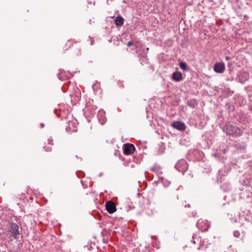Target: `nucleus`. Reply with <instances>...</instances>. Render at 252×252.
Here are the masks:
<instances>
[{
  "instance_id": "obj_1",
  "label": "nucleus",
  "mask_w": 252,
  "mask_h": 252,
  "mask_svg": "<svg viewBox=\"0 0 252 252\" xmlns=\"http://www.w3.org/2000/svg\"><path fill=\"white\" fill-rule=\"evenodd\" d=\"M223 130L227 135L235 137L241 136L243 134V131L240 128L230 124L225 125L223 128Z\"/></svg>"
},
{
  "instance_id": "obj_2",
  "label": "nucleus",
  "mask_w": 252,
  "mask_h": 252,
  "mask_svg": "<svg viewBox=\"0 0 252 252\" xmlns=\"http://www.w3.org/2000/svg\"><path fill=\"white\" fill-rule=\"evenodd\" d=\"M8 235L15 239H18L21 235L19 226L16 223H11L8 229Z\"/></svg>"
},
{
  "instance_id": "obj_3",
  "label": "nucleus",
  "mask_w": 252,
  "mask_h": 252,
  "mask_svg": "<svg viewBox=\"0 0 252 252\" xmlns=\"http://www.w3.org/2000/svg\"><path fill=\"white\" fill-rule=\"evenodd\" d=\"M188 165L187 162L182 159L179 160L175 166V168L179 171V172H182L184 174L188 169Z\"/></svg>"
},
{
  "instance_id": "obj_4",
  "label": "nucleus",
  "mask_w": 252,
  "mask_h": 252,
  "mask_svg": "<svg viewBox=\"0 0 252 252\" xmlns=\"http://www.w3.org/2000/svg\"><path fill=\"white\" fill-rule=\"evenodd\" d=\"M135 150L134 146L132 144H125L123 147V154L125 155L132 154Z\"/></svg>"
},
{
  "instance_id": "obj_5",
  "label": "nucleus",
  "mask_w": 252,
  "mask_h": 252,
  "mask_svg": "<svg viewBox=\"0 0 252 252\" xmlns=\"http://www.w3.org/2000/svg\"><path fill=\"white\" fill-rule=\"evenodd\" d=\"M171 126L174 128L180 131H184L186 126L184 123L180 121H175L172 123Z\"/></svg>"
},
{
  "instance_id": "obj_6",
  "label": "nucleus",
  "mask_w": 252,
  "mask_h": 252,
  "mask_svg": "<svg viewBox=\"0 0 252 252\" xmlns=\"http://www.w3.org/2000/svg\"><path fill=\"white\" fill-rule=\"evenodd\" d=\"M106 210L109 214H113L116 211V207L114 202L109 201L105 204Z\"/></svg>"
},
{
  "instance_id": "obj_7",
  "label": "nucleus",
  "mask_w": 252,
  "mask_h": 252,
  "mask_svg": "<svg viewBox=\"0 0 252 252\" xmlns=\"http://www.w3.org/2000/svg\"><path fill=\"white\" fill-rule=\"evenodd\" d=\"M214 71L219 73H222L225 70V65L223 63H217L214 67Z\"/></svg>"
},
{
  "instance_id": "obj_8",
  "label": "nucleus",
  "mask_w": 252,
  "mask_h": 252,
  "mask_svg": "<svg viewBox=\"0 0 252 252\" xmlns=\"http://www.w3.org/2000/svg\"><path fill=\"white\" fill-rule=\"evenodd\" d=\"M71 75L69 74H66L64 70L62 69H60L59 70V73L57 74L58 78L60 80H64L65 79H69Z\"/></svg>"
},
{
  "instance_id": "obj_9",
  "label": "nucleus",
  "mask_w": 252,
  "mask_h": 252,
  "mask_svg": "<svg viewBox=\"0 0 252 252\" xmlns=\"http://www.w3.org/2000/svg\"><path fill=\"white\" fill-rule=\"evenodd\" d=\"M172 79L176 82H180L183 79V75L181 72L176 71L172 74Z\"/></svg>"
},
{
  "instance_id": "obj_10",
  "label": "nucleus",
  "mask_w": 252,
  "mask_h": 252,
  "mask_svg": "<svg viewBox=\"0 0 252 252\" xmlns=\"http://www.w3.org/2000/svg\"><path fill=\"white\" fill-rule=\"evenodd\" d=\"M124 23V19L121 16H118L115 19V24L117 26L121 27Z\"/></svg>"
},
{
  "instance_id": "obj_11",
  "label": "nucleus",
  "mask_w": 252,
  "mask_h": 252,
  "mask_svg": "<svg viewBox=\"0 0 252 252\" xmlns=\"http://www.w3.org/2000/svg\"><path fill=\"white\" fill-rule=\"evenodd\" d=\"M198 103L196 99H191L187 101V105L191 108H195L197 106Z\"/></svg>"
},
{
  "instance_id": "obj_12",
  "label": "nucleus",
  "mask_w": 252,
  "mask_h": 252,
  "mask_svg": "<svg viewBox=\"0 0 252 252\" xmlns=\"http://www.w3.org/2000/svg\"><path fill=\"white\" fill-rule=\"evenodd\" d=\"M80 93L79 91H78V92L77 93V94L76 95L70 94V96L71 97V100L73 101L74 100L75 101H79L80 100Z\"/></svg>"
},
{
  "instance_id": "obj_13",
  "label": "nucleus",
  "mask_w": 252,
  "mask_h": 252,
  "mask_svg": "<svg viewBox=\"0 0 252 252\" xmlns=\"http://www.w3.org/2000/svg\"><path fill=\"white\" fill-rule=\"evenodd\" d=\"M179 66H180V68L184 71H187L188 70L187 64L185 62L180 63L179 64Z\"/></svg>"
},
{
  "instance_id": "obj_14",
  "label": "nucleus",
  "mask_w": 252,
  "mask_h": 252,
  "mask_svg": "<svg viewBox=\"0 0 252 252\" xmlns=\"http://www.w3.org/2000/svg\"><path fill=\"white\" fill-rule=\"evenodd\" d=\"M233 235L236 238H239L240 236V233L238 230H235L233 232Z\"/></svg>"
},
{
  "instance_id": "obj_15",
  "label": "nucleus",
  "mask_w": 252,
  "mask_h": 252,
  "mask_svg": "<svg viewBox=\"0 0 252 252\" xmlns=\"http://www.w3.org/2000/svg\"><path fill=\"white\" fill-rule=\"evenodd\" d=\"M132 45V41H130L128 42V43L127 44V46L130 47V46H131Z\"/></svg>"
},
{
  "instance_id": "obj_16",
  "label": "nucleus",
  "mask_w": 252,
  "mask_h": 252,
  "mask_svg": "<svg viewBox=\"0 0 252 252\" xmlns=\"http://www.w3.org/2000/svg\"><path fill=\"white\" fill-rule=\"evenodd\" d=\"M52 142V141L51 140H50L49 139L48 140V143L49 144L53 145V144Z\"/></svg>"
},
{
  "instance_id": "obj_17",
  "label": "nucleus",
  "mask_w": 252,
  "mask_h": 252,
  "mask_svg": "<svg viewBox=\"0 0 252 252\" xmlns=\"http://www.w3.org/2000/svg\"><path fill=\"white\" fill-rule=\"evenodd\" d=\"M71 44H72V41H70V40H68V41H67V45H69V46H70V45Z\"/></svg>"
},
{
  "instance_id": "obj_18",
  "label": "nucleus",
  "mask_w": 252,
  "mask_h": 252,
  "mask_svg": "<svg viewBox=\"0 0 252 252\" xmlns=\"http://www.w3.org/2000/svg\"><path fill=\"white\" fill-rule=\"evenodd\" d=\"M80 51H81L80 49V48H78V50L77 52L76 53V54H77V55H79V54H80Z\"/></svg>"
},
{
  "instance_id": "obj_19",
  "label": "nucleus",
  "mask_w": 252,
  "mask_h": 252,
  "mask_svg": "<svg viewBox=\"0 0 252 252\" xmlns=\"http://www.w3.org/2000/svg\"><path fill=\"white\" fill-rule=\"evenodd\" d=\"M225 59L226 60H229L230 59V57L229 56H226L225 57Z\"/></svg>"
},
{
  "instance_id": "obj_20",
  "label": "nucleus",
  "mask_w": 252,
  "mask_h": 252,
  "mask_svg": "<svg viewBox=\"0 0 252 252\" xmlns=\"http://www.w3.org/2000/svg\"><path fill=\"white\" fill-rule=\"evenodd\" d=\"M41 127H43L44 126V125L43 123H41Z\"/></svg>"
},
{
  "instance_id": "obj_21",
  "label": "nucleus",
  "mask_w": 252,
  "mask_h": 252,
  "mask_svg": "<svg viewBox=\"0 0 252 252\" xmlns=\"http://www.w3.org/2000/svg\"><path fill=\"white\" fill-rule=\"evenodd\" d=\"M191 242L193 243V244H195L196 243L195 241H194V240H192Z\"/></svg>"
},
{
  "instance_id": "obj_22",
  "label": "nucleus",
  "mask_w": 252,
  "mask_h": 252,
  "mask_svg": "<svg viewBox=\"0 0 252 252\" xmlns=\"http://www.w3.org/2000/svg\"><path fill=\"white\" fill-rule=\"evenodd\" d=\"M99 113H101L103 114V113H104V111H99Z\"/></svg>"
},
{
  "instance_id": "obj_23",
  "label": "nucleus",
  "mask_w": 252,
  "mask_h": 252,
  "mask_svg": "<svg viewBox=\"0 0 252 252\" xmlns=\"http://www.w3.org/2000/svg\"><path fill=\"white\" fill-rule=\"evenodd\" d=\"M198 224H199V222H198L196 224V226H197V227H198L199 228Z\"/></svg>"
},
{
  "instance_id": "obj_24",
  "label": "nucleus",
  "mask_w": 252,
  "mask_h": 252,
  "mask_svg": "<svg viewBox=\"0 0 252 252\" xmlns=\"http://www.w3.org/2000/svg\"><path fill=\"white\" fill-rule=\"evenodd\" d=\"M187 207V206H186H186H185V207ZM188 207H190V205H189V204H188Z\"/></svg>"
},
{
  "instance_id": "obj_25",
  "label": "nucleus",
  "mask_w": 252,
  "mask_h": 252,
  "mask_svg": "<svg viewBox=\"0 0 252 252\" xmlns=\"http://www.w3.org/2000/svg\"><path fill=\"white\" fill-rule=\"evenodd\" d=\"M146 51H149V48H147L146 49Z\"/></svg>"
},
{
  "instance_id": "obj_26",
  "label": "nucleus",
  "mask_w": 252,
  "mask_h": 252,
  "mask_svg": "<svg viewBox=\"0 0 252 252\" xmlns=\"http://www.w3.org/2000/svg\"><path fill=\"white\" fill-rule=\"evenodd\" d=\"M51 150V148H48V149L47 151H50Z\"/></svg>"
},
{
  "instance_id": "obj_27",
  "label": "nucleus",
  "mask_w": 252,
  "mask_h": 252,
  "mask_svg": "<svg viewBox=\"0 0 252 252\" xmlns=\"http://www.w3.org/2000/svg\"><path fill=\"white\" fill-rule=\"evenodd\" d=\"M102 174V173H100L99 176H101Z\"/></svg>"
}]
</instances>
